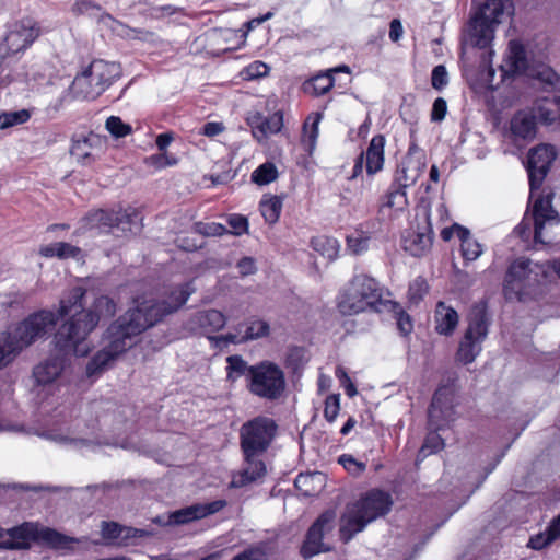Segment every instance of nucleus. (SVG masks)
<instances>
[{"label":"nucleus","mask_w":560,"mask_h":560,"mask_svg":"<svg viewBox=\"0 0 560 560\" xmlns=\"http://www.w3.org/2000/svg\"><path fill=\"white\" fill-rule=\"evenodd\" d=\"M85 290L81 287L71 289L60 301L59 315L70 316L55 335V346L61 352L39 362L33 369V377L38 385L55 383L66 368V355L85 357L91 351L86 342L88 336L94 330L102 318L116 314V303L107 295L96 298L89 308H84Z\"/></svg>","instance_id":"obj_1"},{"label":"nucleus","mask_w":560,"mask_h":560,"mask_svg":"<svg viewBox=\"0 0 560 560\" xmlns=\"http://www.w3.org/2000/svg\"><path fill=\"white\" fill-rule=\"evenodd\" d=\"M194 292L192 283L187 282L173 288L159 299H137L136 306L112 323L103 334L101 349L86 364V376L98 377L107 371L136 343V338L141 332L178 311Z\"/></svg>","instance_id":"obj_2"},{"label":"nucleus","mask_w":560,"mask_h":560,"mask_svg":"<svg viewBox=\"0 0 560 560\" xmlns=\"http://www.w3.org/2000/svg\"><path fill=\"white\" fill-rule=\"evenodd\" d=\"M393 503L388 492L372 489L355 502L347 504L339 523L340 539L349 542L370 523L388 514Z\"/></svg>","instance_id":"obj_3"},{"label":"nucleus","mask_w":560,"mask_h":560,"mask_svg":"<svg viewBox=\"0 0 560 560\" xmlns=\"http://www.w3.org/2000/svg\"><path fill=\"white\" fill-rule=\"evenodd\" d=\"M387 302L380 283L365 273L354 275L340 290L337 306L342 315L382 312Z\"/></svg>","instance_id":"obj_4"},{"label":"nucleus","mask_w":560,"mask_h":560,"mask_svg":"<svg viewBox=\"0 0 560 560\" xmlns=\"http://www.w3.org/2000/svg\"><path fill=\"white\" fill-rule=\"evenodd\" d=\"M120 77L119 63L95 59L74 77L70 90L77 98L95 100Z\"/></svg>","instance_id":"obj_5"},{"label":"nucleus","mask_w":560,"mask_h":560,"mask_svg":"<svg viewBox=\"0 0 560 560\" xmlns=\"http://www.w3.org/2000/svg\"><path fill=\"white\" fill-rule=\"evenodd\" d=\"M71 10L75 15H86L95 19L102 26L108 28L120 38L140 40L151 45H156L160 42V37L154 32L144 28H132L124 24L104 12L102 7L93 0H77Z\"/></svg>","instance_id":"obj_6"},{"label":"nucleus","mask_w":560,"mask_h":560,"mask_svg":"<svg viewBox=\"0 0 560 560\" xmlns=\"http://www.w3.org/2000/svg\"><path fill=\"white\" fill-rule=\"evenodd\" d=\"M3 530V538L8 535V539L0 541V547L3 549H27L30 548L31 540L42 539L49 546L57 549H70L74 544V539L65 536L52 528H39L35 523H23L8 530Z\"/></svg>","instance_id":"obj_7"},{"label":"nucleus","mask_w":560,"mask_h":560,"mask_svg":"<svg viewBox=\"0 0 560 560\" xmlns=\"http://www.w3.org/2000/svg\"><path fill=\"white\" fill-rule=\"evenodd\" d=\"M467 320L468 325L456 353V359L463 364L474 362L480 354L491 323L485 304L472 306Z\"/></svg>","instance_id":"obj_8"},{"label":"nucleus","mask_w":560,"mask_h":560,"mask_svg":"<svg viewBox=\"0 0 560 560\" xmlns=\"http://www.w3.org/2000/svg\"><path fill=\"white\" fill-rule=\"evenodd\" d=\"M247 389L261 399L277 400L285 389L284 372L271 361H261L253 365L252 378L247 383Z\"/></svg>","instance_id":"obj_9"},{"label":"nucleus","mask_w":560,"mask_h":560,"mask_svg":"<svg viewBox=\"0 0 560 560\" xmlns=\"http://www.w3.org/2000/svg\"><path fill=\"white\" fill-rule=\"evenodd\" d=\"M505 5L503 0H487L471 19L469 42L471 45L486 48L494 38V27L501 23Z\"/></svg>","instance_id":"obj_10"},{"label":"nucleus","mask_w":560,"mask_h":560,"mask_svg":"<svg viewBox=\"0 0 560 560\" xmlns=\"http://www.w3.org/2000/svg\"><path fill=\"white\" fill-rule=\"evenodd\" d=\"M277 431L275 420L258 416L240 429V444L244 455H262L270 446Z\"/></svg>","instance_id":"obj_11"},{"label":"nucleus","mask_w":560,"mask_h":560,"mask_svg":"<svg viewBox=\"0 0 560 560\" xmlns=\"http://www.w3.org/2000/svg\"><path fill=\"white\" fill-rule=\"evenodd\" d=\"M509 61L513 72L525 73L538 80L546 90L560 92V75L548 65H529L525 49L518 42L510 43Z\"/></svg>","instance_id":"obj_12"},{"label":"nucleus","mask_w":560,"mask_h":560,"mask_svg":"<svg viewBox=\"0 0 560 560\" xmlns=\"http://www.w3.org/2000/svg\"><path fill=\"white\" fill-rule=\"evenodd\" d=\"M57 324V316L50 311H39L31 314L23 322L16 325L12 335L13 343L21 352L37 339L46 336Z\"/></svg>","instance_id":"obj_13"},{"label":"nucleus","mask_w":560,"mask_h":560,"mask_svg":"<svg viewBox=\"0 0 560 560\" xmlns=\"http://www.w3.org/2000/svg\"><path fill=\"white\" fill-rule=\"evenodd\" d=\"M336 513L327 510L322 513L306 533L304 544L301 548L303 558L308 559L320 552L330 550V546L324 541L327 534L335 527Z\"/></svg>","instance_id":"obj_14"},{"label":"nucleus","mask_w":560,"mask_h":560,"mask_svg":"<svg viewBox=\"0 0 560 560\" xmlns=\"http://www.w3.org/2000/svg\"><path fill=\"white\" fill-rule=\"evenodd\" d=\"M39 36V28L32 20L16 21L8 25L2 40L5 55H14L27 49Z\"/></svg>","instance_id":"obj_15"},{"label":"nucleus","mask_w":560,"mask_h":560,"mask_svg":"<svg viewBox=\"0 0 560 560\" xmlns=\"http://www.w3.org/2000/svg\"><path fill=\"white\" fill-rule=\"evenodd\" d=\"M557 156L552 145L540 144L528 153L527 172L529 177L530 197L535 196Z\"/></svg>","instance_id":"obj_16"},{"label":"nucleus","mask_w":560,"mask_h":560,"mask_svg":"<svg viewBox=\"0 0 560 560\" xmlns=\"http://www.w3.org/2000/svg\"><path fill=\"white\" fill-rule=\"evenodd\" d=\"M137 218L136 212H128L127 210L106 211L97 209L89 212L83 218L84 226L88 229H112L117 228L121 231H131L133 219Z\"/></svg>","instance_id":"obj_17"},{"label":"nucleus","mask_w":560,"mask_h":560,"mask_svg":"<svg viewBox=\"0 0 560 560\" xmlns=\"http://www.w3.org/2000/svg\"><path fill=\"white\" fill-rule=\"evenodd\" d=\"M106 144L105 137L90 132L88 136L72 140L70 154L81 165L89 166L101 158L106 150Z\"/></svg>","instance_id":"obj_18"},{"label":"nucleus","mask_w":560,"mask_h":560,"mask_svg":"<svg viewBox=\"0 0 560 560\" xmlns=\"http://www.w3.org/2000/svg\"><path fill=\"white\" fill-rule=\"evenodd\" d=\"M529 259L515 260L505 276V290L516 295L522 294L527 288L537 282L538 273L532 268Z\"/></svg>","instance_id":"obj_19"},{"label":"nucleus","mask_w":560,"mask_h":560,"mask_svg":"<svg viewBox=\"0 0 560 560\" xmlns=\"http://www.w3.org/2000/svg\"><path fill=\"white\" fill-rule=\"evenodd\" d=\"M552 195L539 196L533 205L534 240L536 243H547L544 238V230L547 225L559 222L558 213L551 205Z\"/></svg>","instance_id":"obj_20"},{"label":"nucleus","mask_w":560,"mask_h":560,"mask_svg":"<svg viewBox=\"0 0 560 560\" xmlns=\"http://www.w3.org/2000/svg\"><path fill=\"white\" fill-rule=\"evenodd\" d=\"M225 505L226 502L224 500L192 504L170 513L164 524L184 525L212 515L222 510Z\"/></svg>","instance_id":"obj_21"},{"label":"nucleus","mask_w":560,"mask_h":560,"mask_svg":"<svg viewBox=\"0 0 560 560\" xmlns=\"http://www.w3.org/2000/svg\"><path fill=\"white\" fill-rule=\"evenodd\" d=\"M432 228L429 215H425L422 226L411 228L401 236L402 248L412 256H422L432 244Z\"/></svg>","instance_id":"obj_22"},{"label":"nucleus","mask_w":560,"mask_h":560,"mask_svg":"<svg viewBox=\"0 0 560 560\" xmlns=\"http://www.w3.org/2000/svg\"><path fill=\"white\" fill-rule=\"evenodd\" d=\"M425 167V160L422 156H416L411 150L398 164L393 183L407 189L418 182L420 176L424 173Z\"/></svg>","instance_id":"obj_23"},{"label":"nucleus","mask_w":560,"mask_h":560,"mask_svg":"<svg viewBox=\"0 0 560 560\" xmlns=\"http://www.w3.org/2000/svg\"><path fill=\"white\" fill-rule=\"evenodd\" d=\"M226 325L225 315L214 308L196 312L187 322V328L196 334H213Z\"/></svg>","instance_id":"obj_24"},{"label":"nucleus","mask_w":560,"mask_h":560,"mask_svg":"<svg viewBox=\"0 0 560 560\" xmlns=\"http://www.w3.org/2000/svg\"><path fill=\"white\" fill-rule=\"evenodd\" d=\"M454 410L451 406L448 393L446 388H439L433 395L431 406L429 408V424L435 431L442 429L444 423L454 420Z\"/></svg>","instance_id":"obj_25"},{"label":"nucleus","mask_w":560,"mask_h":560,"mask_svg":"<svg viewBox=\"0 0 560 560\" xmlns=\"http://www.w3.org/2000/svg\"><path fill=\"white\" fill-rule=\"evenodd\" d=\"M510 133L514 142L533 140L536 135V116L529 110L517 112L510 121Z\"/></svg>","instance_id":"obj_26"},{"label":"nucleus","mask_w":560,"mask_h":560,"mask_svg":"<svg viewBox=\"0 0 560 560\" xmlns=\"http://www.w3.org/2000/svg\"><path fill=\"white\" fill-rule=\"evenodd\" d=\"M260 455H244L245 466L242 471L232 480V486L236 488L244 487L248 483L259 480L266 472V465L259 458Z\"/></svg>","instance_id":"obj_27"},{"label":"nucleus","mask_w":560,"mask_h":560,"mask_svg":"<svg viewBox=\"0 0 560 560\" xmlns=\"http://www.w3.org/2000/svg\"><path fill=\"white\" fill-rule=\"evenodd\" d=\"M384 147L385 137L383 135L374 136L366 151L363 153L365 159V168L369 175H374L384 166Z\"/></svg>","instance_id":"obj_28"},{"label":"nucleus","mask_w":560,"mask_h":560,"mask_svg":"<svg viewBox=\"0 0 560 560\" xmlns=\"http://www.w3.org/2000/svg\"><path fill=\"white\" fill-rule=\"evenodd\" d=\"M435 330L440 335L450 336L458 325L457 312L443 302H439L435 308Z\"/></svg>","instance_id":"obj_29"},{"label":"nucleus","mask_w":560,"mask_h":560,"mask_svg":"<svg viewBox=\"0 0 560 560\" xmlns=\"http://www.w3.org/2000/svg\"><path fill=\"white\" fill-rule=\"evenodd\" d=\"M456 235L460 241V249L465 260L474 261L482 254V245L478 243L468 229L454 224Z\"/></svg>","instance_id":"obj_30"},{"label":"nucleus","mask_w":560,"mask_h":560,"mask_svg":"<svg viewBox=\"0 0 560 560\" xmlns=\"http://www.w3.org/2000/svg\"><path fill=\"white\" fill-rule=\"evenodd\" d=\"M226 377L230 382H235L242 376L247 377V383L252 378L253 365L248 363L237 354L230 355L226 358Z\"/></svg>","instance_id":"obj_31"},{"label":"nucleus","mask_w":560,"mask_h":560,"mask_svg":"<svg viewBox=\"0 0 560 560\" xmlns=\"http://www.w3.org/2000/svg\"><path fill=\"white\" fill-rule=\"evenodd\" d=\"M387 310L393 314L396 325L401 335L407 336L413 329L411 317L402 310V307L390 300H387L383 306V311Z\"/></svg>","instance_id":"obj_32"},{"label":"nucleus","mask_w":560,"mask_h":560,"mask_svg":"<svg viewBox=\"0 0 560 560\" xmlns=\"http://www.w3.org/2000/svg\"><path fill=\"white\" fill-rule=\"evenodd\" d=\"M283 127V115L281 112H276L269 117L262 119L261 127L256 131V140L259 142L265 141L270 135L278 133Z\"/></svg>","instance_id":"obj_33"},{"label":"nucleus","mask_w":560,"mask_h":560,"mask_svg":"<svg viewBox=\"0 0 560 560\" xmlns=\"http://www.w3.org/2000/svg\"><path fill=\"white\" fill-rule=\"evenodd\" d=\"M20 353L10 331L0 332V370L8 366Z\"/></svg>","instance_id":"obj_34"},{"label":"nucleus","mask_w":560,"mask_h":560,"mask_svg":"<svg viewBox=\"0 0 560 560\" xmlns=\"http://www.w3.org/2000/svg\"><path fill=\"white\" fill-rule=\"evenodd\" d=\"M259 206L260 212L266 222L273 224L279 220L282 209V200L280 197L272 196L269 198H264Z\"/></svg>","instance_id":"obj_35"},{"label":"nucleus","mask_w":560,"mask_h":560,"mask_svg":"<svg viewBox=\"0 0 560 560\" xmlns=\"http://www.w3.org/2000/svg\"><path fill=\"white\" fill-rule=\"evenodd\" d=\"M407 203L406 189L393 183L385 197L383 206L401 211L407 207Z\"/></svg>","instance_id":"obj_36"},{"label":"nucleus","mask_w":560,"mask_h":560,"mask_svg":"<svg viewBox=\"0 0 560 560\" xmlns=\"http://www.w3.org/2000/svg\"><path fill=\"white\" fill-rule=\"evenodd\" d=\"M334 85L331 73L316 75L304 85L305 91L312 92L314 95H323L327 93Z\"/></svg>","instance_id":"obj_37"},{"label":"nucleus","mask_w":560,"mask_h":560,"mask_svg":"<svg viewBox=\"0 0 560 560\" xmlns=\"http://www.w3.org/2000/svg\"><path fill=\"white\" fill-rule=\"evenodd\" d=\"M278 177L275 164L264 163L252 173V180L257 185H268Z\"/></svg>","instance_id":"obj_38"},{"label":"nucleus","mask_w":560,"mask_h":560,"mask_svg":"<svg viewBox=\"0 0 560 560\" xmlns=\"http://www.w3.org/2000/svg\"><path fill=\"white\" fill-rule=\"evenodd\" d=\"M244 325H238L236 327V332H229L225 335L220 336H209V340L211 341L212 346L215 348H224L229 345H238L246 342L244 335L242 334V328Z\"/></svg>","instance_id":"obj_39"},{"label":"nucleus","mask_w":560,"mask_h":560,"mask_svg":"<svg viewBox=\"0 0 560 560\" xmlns=\"http://www.w3.org/2000/svg\"><path fill=\"white\" fill-rule=\"evenodd\" d=\"M312 246L315 250L320 252L323 256L329 259H334L338 256L339 244L335 238L316 237L312 240Z\"/></svg>","instance_id":"obj_40"},{"label":"nucleus","mask_w":560,"mask_h":560,"mask_svg":"<svg viewBox=\"0 0 560 560\" xmlns=\"http://www.w3.org/2000/svg\"><path fill=\"white\" fill-rule=\"evenodd\" d=\"M40 436L59 444L73 445L75 447L85 445L88 443L86 439L73 438L68 434H63L55 429L44 431L43 433H40Z\"/></svg>","instance_id":"obj_41"},{"label":"nucleus","mask_w":560,"mask_h":560,"mask_svg":"<svg viewBox=\"0 0 560 560\" xmlns=\"http://www.w3.org/2000/svg\"><path fill=\"white\" fill-rule=\"evenodd\" d=\"M31 118L27 109L4 112L0 114V129H7L26 122Z\"/></svg>","instance_id":"obj_42"},{"label":"nucleus","mask_w":560,"mask_h":560,"mask_svg":"<svg viewBox=\"0 0 560 560\" xmlns=\"http://www.w3.org/2000/svg\"><path fill=\"white\" fill-rule=\"evenodd\" d=\"M244 335L245 341L258 339L269 334V325L261 319H250L246 323Z\"/></svg>","instance_id":"obj_43"},{"label":"nucleus","mask_w":560,"mask_h":560,"mask_svg":"<svg viewBox=\"0 0 560 560\" xmlns=\"http://www.w3.org/2000/svg\"><path fill=\"white\" fill-rule=\"evenodd\" d=\"M106 130L115 138H124L131 133L132 128L118 116H110L105 122Z\"/></svg>","instance_id":"obj_44"},{"label":"nucleus","mask_w":560,"mask_h":560,"mask_svg":"<svg viewBox=\"0 0 560 560\" xmlns=\"http://www.w3.org/2000/svg\"><path fill=\"white\" fill-rule=\"evenodd\" d=\"M444 447V440L436 433L431 432L427 435L422 447L419 451L418 458H424Z\"/></svg>","instance_id":"obj_45"},{"label":"nucleus","mask_w":560,"mask_h":560,"mask_svg":"<svg viewBox=\"0 0 560 560\" xmlns=\"http://www.w3.org/2000/svg\"><path fill=\"white\" fill-rule=\"evenodd\" d=\"M195 231L203 236H222L228 233V229L217 222H197L194 226Z\"/></svg>","instance_id":"obj_46"},{"label":"nucleus","mask_w":560,"mask_h":560,"mask_svg":"<svg viewBox=\"0 0 560 560\" xmlns=\"http://www.w3.org/2000/svg\"><path fill=\"white\" fill-rule=\"evenodd\" d=\"M429 285L424 278L418 277L416 278L409 285L408 295L410 302L417 304L419 303L423 296L428 293Z\"/></svg>","instance_id":"obj_47"},{"label":"nucleus","mask_w":560,"mask_h":560,"mask_svg":"<svg viewBox=\"0 0 560 560\" xmlns=\"http://www.w3.org/2000/svg\"><path fill=\"white\" fill-rule=\"evenodd\" d=\"M340 410V395H329L325 400L324 417L328 422H334Z\"/></svg>","instance_id":"obj_48"},{"label":"nucleus","mask_w":560,"mask_h":560,"mask_svg":"<svg viewBox=\"0 0 560 560\" xmlns=\"http://www.w3.org/2000/svg\"><path fill=\"white\" fill-rule=\"evenodd\" d=\"M448 83V74L443 65L433 68L431 75V84L436 91H442Z\"/></svg>","instance_id":"obj_49"},{"label":"nucleus","mask_w":560,"mask_h":560,"mask_svg":"<svg viewBox=\"0 0 560 560\" xmlns=\"http://www.w3.org/2000/svg\"><path fill=\"white\" fill-rule=\"evenodd\" d=\"M339 463L352 475H360L366 467L364 463H360L353 456L347 454L339 457Z\"/></svg>","instance_id":"obj_50"},{"label":"nucleus","mask_w":560,"mask_h":560,"mask_svg":"<svg viewBox=\"0 0 560 560\" xmlns=\"http://www.w3.org/2000/svg\"><path fill=\"white\" fill-rule=\"evenodd\" d=\"M126 532V527L115 523V522H103L102 524V534L104 538L107 539H118L124 537Z\"/></svg>","instance_id":"obj_51"},{"label":"nucleus","mask_w":560,"mask_h":560,"mask_svg":"<svg viewBox=\"0 0 560 560\" xmlns=\"http://www.w3.org/2000/svg\"><path fill=\"white\" fill-rule=\"evenodd\" d=\"M348 248L355 255H359L368 249L369 237L362 235H351L347 237Z\"/></svg>","instance_id":"obj_52"},{"label":"nucleus","mask_w":560,"mask_h":560,"mask_svg":"<svg viewBox=\"0 0 560 560\" xmlns=\"http://www.w3.org/2000/svg\"><path fill=\"white\" fill-rule=\"evenodd\" d=\"M228 223L232 229L231 231L228 230V233H232L234 235H242L248 229L247 219L240 214L230 215Z\"/></svg>","instance_id":"obj_53"},{"label":"nucleus","mask_w":560,"mask_h":560,"mask_svg":"<svg viewBox=\"0 0 560 560\" xmlns=\"http://www.w3.org/2000/svg\"><path fill=\"white\" fill-rule=\"evenodd\" d=\"M553 541H556L555 538H551V534L546 529L544 533H539L530 537L528 547L535 550H540L551 545Z\"/></svg>","instance_id":"obj_54"},{"label":"nucleus","mask_w":560,"mask_h":560,"mask_svg":"<svg viewBox=\"0 0 560 560\" xmlns=\"http://www.w3.org/2000/svg\"><path fill=\"white\" fill-rule=\"evenodd\" d=\"M529 112L533 113V115L536 116V122L540 121V122H542L545 125H550L556 119L555 113L551 109H549V108H547L546 106H542V105H538V106L534 107Z\"/></svg>","instance_id":"obj_55"},{"label":"nucleus","mask_w":560,"mask_h":560,"mask_svg":"<svg viewBox=\"0 0 560 560\" xmlns=\"http://www.w3.org/2000/svg\"><path fill=\"white\" fill-rule=\"evenodd\" d=\"M57 252L59 258H78L81 255L79 247L65 242H57Z\"/></svg>","instance_id":"obj_56"},{"label":"nucleus","mask_w":560,"mask_h":560,"mask_svg":"<svg viewBox=\"0 0 560 560\" xmlns=\"http://www.w3.org/2000/svg\"><path fill=\"white\" fill-rule=\"evenodd\" d=\"M447 113V104L446 101L442 97H438L432 106L431 110V120L432 121H442Z\"/></svg>","instance_id":"obj_57"},{"label":"nucleus","mask_w":560,"mask_h":560,"mask_svg":"<svg viewBox=\"0 0 560 560\" xmlns=\"http://www.w3.org/2000/svg\"><path fill=\"white\" fill-rule=\"evenodd\" d=\"M236 268L241 276L254 275L257 271L256 261L252 257H243L236 264Z\"/></svg>","instance_id":"obj_58"},{"label":"nucleus","mask_w":560,"mask_h":560,"mask_svg":"<svg viewBox=\"0 0 560 560\" xmlns=\"http://www.w3.org/2000/svg\"><path fill=\"white\" fill-rule=\"evenodd\" d=\"M147 163L156 168H162L167 165L176 164L177 160L175 158L170 159L166 154H154L147 159Z\"/></svg>","instance_id":"obj_59"},{"label":"nucleus","mask_w":560,"mask_h":560,"mask_svg":"<svg viewBox=\"0 0 560 560\" xmlns=\"http://www.w3.org/2000/svg\"><path fill=\"white\" fill-rule=\"evenodd\" d=\"M232 560H267L266 556L259 549H248L236 555Z\"/></svg>","instance_id":"obj_60"},{"label":"nucleus","mask_w":560,"mask_h":560,"mask_svg":"<svg viewBox=\"0 0 560 560\" xmlns=\"http://www.w3.org/2000/svg\"><path fill=\"white\" fill-rule=\"evenodd\" d=\"M268 67L261 61H255L247 67V74L249 78H259L267 74Z\"/></svg>","instance_id":"obj_61"},{"label":"nucleus","mask_w":560,"mask_h":560,"mask_svg":"<svg viewBox=\"0 0 560 560\" xmlns=\"http://www.w3.org/2000/svg\"><path fill=\"white\" fill-rule=\"evenodd\" d=\"M224 130L222 122L210 121L202 127V135L207 137H214Z\"/></svg>","instance_id":"obj_62"},{"label":"nucleus","mask_w":560,"mask_h":560,"mask_svg":"<svg viewBox=\"0 0 560 560\" xmlns=\"http://www.w3.org/2000/svg\"><path fill=\"white\" fill-rule=\"evenodd\" d=\"M402 33L404 30L401 22L397 19H394L389 25V38L396 43L401 38Z\"/></svg>","instance_id":"obj_63"},{"label":"nucleus","mask_w":560,"mask_h":560,"mask_svg":"<svg viewBox=\"0 0 560 560\" xmlns=\"http://www.w3.org/2000/svg\"><path fill=\"white\" fill-rule=\"evenodd\" d=\"M264 115L254 113L247 117V124L252 128L253 137L256 139V131L261 127Z\"/></svg>","instance_id":"obj_64"}]
</instances>
